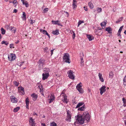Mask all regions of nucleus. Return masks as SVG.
I'll list each match as a JSON object with an SVG mask.
<instances>
[{
  "label": "nucleus",
  "instance_id": "obj_1",
  "mask_svg": "<svg viewBox=\"0 0 126 126\" xmlns=\"http://www.w3.org/2000/svg\"><path fill=\"white\" fill-rule=\"evenodd\" d=\"M75 119L76 121L78 122V123L80 125L83 124L85 121H86L87 123L90 121V116L88 112H84L83 115L79 114L75 116Z\"/></svg>",
  "mask_w": 126,
  "mask_h": 126
},
{
  "label": "nucleus",
  "instance_id": "obj_2",
  "mask_svg": "<svg viewBox=\"0 0 126 126\" xmlns=\"http://www.w3.org/2000/svg\"><path fill=\"white\" fill-rule=\"evenodd\" d=\"M70 57V56L68 53L64 54L63 57V61L66 63H70L71 62Z\"/></svg>",
  "mask_w": 126,
  "mask_h": 126
},
{
  "label": "nucleus",
  "instance_id": "obj_3",
  "mask_svg": "<svg viewBox=\"0 0 126 126\" xmlns=\"http://www.w3.org/2000/svg\"><path fill=\"white\" fill-rule=\"evenodd\" d=\"M45 60L42 58L38 61L37 63L39 64L38 67L39 70L43 67L44 65L45 64Z\"/></svg>",
  "mask_w": 126,
  "mask_h": 126
},
{
  "label": "nucleus",
  "instance_id": "obj_4",
  "mask_svg": "<svg viewBox=\"0 0 126 126\" xmlns=\"http://www.w3.org/2000/svg\"><path fill=\"white\" fill-rule=\"evenodd\" d=\"M16 58L15 55L14 54L11 53L8 55V58L9 61L14 60Z\"/></svg>",
  "mask_w": 126,
  "mask_h": 126
},
{
  "label": "nucleus",
  "instance_id": "obj_5",
  "mask_svg": "<svg viewBox=\"0 0 126 126\" xmlns=\"http://www.w3.org/2000/svg\"><path fill=\"white\" fill-rule=\"evenodd\" d=\"M67 74L68 75V77L70 79H74L75 78V76L73 74V71L71 70H70L67 72Z\"/></svg>",
  "mask_w": 126,
  "mask_h": 126
},
{
  "label": "nucleus",
  "instance_id": "obj_6",
  "mask_svg": "<svg viewBox=\"0 0 126 126\" xmlns=\"http://www.w3.org/2000/svg\"><path fill=\"white\" fill-rule=\"evenodd\" d=\"M106 89L105 86H103L101 87L100 88L99 90L100 91V93L101 95L105 92L106 91Z\"/></svg>",
  "mask_w": 126,
  "mask_h": 126
},
{
  "label": "nucleus",
  "instance_id": "obj_7",
  "mask_svg": "<svg viewBox=\"0 0 126 126\" xmlns=\"http://www.w3.org/2000/svg\"><path fill=\"white\" fill-rule=\"evenodd\" d=\"M49 73H43L42 74V79L44 80L47 79L49 76Z\"/></svg>",
  "mask_w": 126,
  "mask_h": 126
},
{
  "label": "nucleus",
  "instance_id": "obj_8",
  "mask_svg": "<svg viewBox=\"0 0 126 126\" xmlns=\"http://www.w3.org/2000/svg\"><path fill=\"white\" fill-rule=\"evenodd\" d=\"M29 122L30 125L31 126H35V124L34 123V119L32 117H30L29 118Z\"/></svg>",
  "mask_w": 126,
  "mask_h": 126
},
{
  "label": "nucleus",
  "instance_id": "obj_9",
  "mask_svg": "<svg viewBox=\"0 0 126 126\" xmlns=\"http://www.w3.org/2000/svg\"><path fill=\"white\" fill-rule=\"evenodd\" d=\"M18 91L20 94H25L24 88L22 87H19L18 88Z\"/></svg>",
  "mask_w": 126,
  "mask_h": 126
},
{
  "label": "nucleus",
  "instance_id": "obj_10",
  "mask_svg": "<svg viewBox=\"0 0 126 126\" xmlns=\"http://www.w3.org/2000/svg\"><path fill=\"white\" fill-rule=\"evenodd\" d=\"M10 99L11 101L13 103H16L17 102V99L14 96H11Z\"/></svg>",
  "mask_w": 126,
  "mask_h": 126
},
{
  "label": "nucleus",
  "instance_id": "obj_11",
  "mask_svg": "<svg viewBox=\"0 0 126 126\" xmlns=\"http://www.w3.org/2000/svg\"><path fill=\"white\" fill-rule=\"evenodd\" d=\"M101 29H97L96 31V34L99 36L101 35L103 33V31H102L101 30Z\"/></svg>",
  "mask_w": 126,
  "mask_h": 126
},
{
  "label": "nucleus",
  "instance_id": "obj_12",
  "mask_svg": "<svg viewBox=\"0 0 126 126\" xmlns=\"http://www.w3.org/2000/svg\"><path fill=\"white\" fill-rule=\"evenodd\" d=\"M67 117L66 119V120L67 121H69L70 122L71 121L70 119H71V114L70 113V112H69L68 111L67 112Z\"/></svg>",
  "mask_w": 126,
  "mask_h": 126
},
{
  "label": "nucleus",
  "instance_id": "obj_13",
  "mask_svg": "<svg viewBox=\"0 0 126 126\" xmlns=\"http://www.w3.org/2000/svg\"><path fill=\"white\" fill-rule=\"evenodd\" d=\"M52 23L54 24L58 25L59 26H62V25L60 23V22L59 20H57L56 21L52 20Z\"/></svg>",
  "mask_w": 126,
  "mask_h": 126
},
{
  "label": "nucleus",
  "instance_id": "obj_14",
  "mask_svg": "<svg viewBox=\"0 0 126 126\" xmlns=\"http://www.w3.org/2000/svg\"><path fill=\"white\" fill-rule=\"evenodd\" d=\"M63 98H62V100L64 102H65L66 103H67V96L65 95H63Z\"/></svg>",
  "mask_w": 126,
  "mask_h": 126
},
{
  "label": "nucleus",
  "instance_id": "obj_15",
  "mask_svg": "<svg viewBox=\"0 0 126 126\" xmlns=\"http://www.w3.org/2000/svg\"><path fill=\"white\" fill-rule=\"evenodd\" d=\"M10 30L12 32L15 33L16 30V28L13 26H11V28Z\"/></svg>",
  "mask_w": 126,
  "mask_h": 126
},
{
  "label": "nucleus",
  "instance_id": "obj_16",
  "mask_svg": "<svg viewBox=\"0 0 126 126\" xmlns=\"http://www.w3.org/2000/svg\"><path fill=\"white\" fill-rule=\"evenodd\" d=\"M32 97H33V100L34 101L36 100L37 98V96L35 93H33L31 95Z\"/></svg>",
  "mask_w": 126,
  "mask_h": 126
},
{
  "label": "nucleus",
  "instance_id": "obj_17",
  "mask_svg": "<svg viewBox=\"0 0 126 126\" xmlns=\"http://www.w3.org/2000/svg\"><path fill=\"white\" fill-rule=\"evenodd\" d=\"M98 76L100 80L102 82H103L104 80L103 78L102 77V74L100 73H99L98 74Z\"/></svg>",
  "mask_w": 126,
  "mask_h": 126
},
{
  "label": "nucleus",
  "instance_id": "obj_18",
  "mask_svg": "<svg viewBox=\"0 0 126 126\" xmlns=\"http://www.w3.org/2000/svg\"><path fill=\"white\" fill-rule=\"evenodd\" d=\"M54 99V96H53L52 94L51 95L50 98L49 99V103H51Z\"/></svg>",
  "mask_w": 126,
  "mask_h": 126
},
{
  "label": "nucleus",
  "instance_id": "obj_19",
  "mask_svg": "<svg viewBox=\"0 0 126 126\" xmlns=\"http://www.w3.org/2000/svg\"><path fill=\"white\" fill-rule=\"evenodd\" d=\"M106 31L110 33H111L112 29L110 27L107 28L106 29Z\"/></svg>",
  "mask_w": 126,
  "mask_h": 126
},
{
  "label": "nucleus",
  "instance_id": "obj_20",
  "mask_svg": "<svg viewBox=\"0 0 126 126\" xmlns=\"http://www.w3.org/2000/svg\"><path fill=\"white\" fill-rule=\"evenodd\" d=\"M87 36L89 41H91L94 39V37L93 36L90 35H87Z\"/></svg>",
  "mask_w": 126,
  "mask_h": 126
},
{
  "label": "nucleus",
  "instance_id": "obj_21",
  "mask_svg": "<svg viewBox=\"0 0 126 126\" xmlns=\"http://www.w3.org/2000/svg\"><path fill=\"white\" fill-rule=\"evenodd\" d=\"M52 33L54 35H57L59 34V31L58 30L56 29L55 31H53L52 32Z\"/></svg>",
  "mask_w": 126,
  "mask_h": 126
},
{
  "label": "nucleus",
  "instance_id": "obj_22",
  "mask_svg": "<svg viewBox=\"0 0 126 126\" xmlns=\"http://www.w3.org/2000/svg\"><path fill=\"white\" fill-rule=\"evenodd\" d=\"M85 106L84 105L82 107H81L79 108L78 109V110H80L81 111H83L84 110V109H85Z\"/></svg>",
  "mask_w": 126,
  "mask_h": 126
},
{
  "label": "nucleus",
  "instance_id": "obj_23",
  "mask_svg": "<svg viewBox=\"0 0 126 126\" xmlns=\"http://www.w3.org/2000/svg\"><path fill=\"white\" fill-rule=\"evenodd\" d=\"M50 71V69L49 68H45L44 69V73H49V72Z\"/></svg>",
  "mask_w": 126,
  "mask_h": 126
},
{
  "label": "nucleus",
  "instance_id": "obj_24",
  "mask_svg": "<svg viewBox=\"0 0 126 126\" xmlns=\"http://www.w3.org/2000/svg\"><path fill=\"white\" fill-rule=\"evenodd\" d=\"M84 103L82 102H80V103H79L77 105V106L76 107V108H78L79 107L81 106Z\"/></svg>",
  "mask_w": 126,
  "mask_h": 126
},
{
  "label": "nucleus",
  "instance_id": "obj_25",
  "mask_svg": "<svg viewBox=\"0 0 126 126\" xmlns=\"http://www.w3.org/2000/svg\"><path fill=\"white\" fill-rule=\"evenodd\" d=\"M88 5L91 9H92L93 8L94 6L91 2H90L88 3Z\"/></svg>",
  "mask_w": 126,
  "mask_h": 126
},
{
  "label": "nucleus",
  "instance_id": "obj_26",
  "mask_svg": "<svg viewBox=\"0 0 126 126\" xmlns=\"http://www.w3.org/2000/svg\"><path fill=\"white\" fill-rule=\"evenodd\" d=\"M26 14L25 13V12H23L22 17V18L23 19V20H25L26 19Z\"/></svg>",
  "mask_w": 126,
  "mask_h": 126
},
{
  "label": "nucleus",
  "instance_id": "obj_27",
  "mask_svg": "<svg viewBox=\"0 0 126 126\" xmlns=\"http://www.w3.org/2000/svg\"><path fill=\"white\" fill-rule=\"evenodd\" d=\"M9 44L8 42L7 41H3L1 42V44H4L6 45H7Z\"/></svg>",
  "mask_w": 126,
  "mask_h": 126
},
{
  "label": "nucleus",
  "instance_id": "obj_28",
  "mask_svg": "<svg viewBox=\"0 0 126 126\" xmlns=\"http://www.w3.org/2000/svg\"><path fill=\"white\" fill-rule=\"evenodd\" d=\"M122 100L124 103L123 105L124 107H125L126 106V99H125L124 98H122Z\"/></svg>",
  "mask_w": 126,
  "mask_h": 126
},
{
  "label": "nucleus",
  "instance_id": "obj_29",
  "mask_svg": "<svg viewBox=\"0 0 126 126\" xmlns=\"http://www.w3.org/2000/svg\"><path fill=\"white\" fill-rule=\"evenodd\" d=\"M50 126H57V125L54 122H53L51 123H50Z\"/></svg>",
  "mask_w": 126,
  "mask_h": 126
},
{
  "label": "nucleus",
  "instance_id": "obj_30",
  "mask_svg": "<svg viewBox=\"0 0 126 126\" xmlns=\"http://www.w3.org/2000/svg\"><path fill=\"white\" fill-rule=\"evenodd\" d=\"M5 28L7 30H10L11 28V26L10 25H9L8 24L6 25H5Z\"/></svg>",
  "mask_w": 126,
  "mask_h": 126
},
{
  "label": "nucleus",
  "instance_id": "obj_31",
  "mask_svg": "<svg viewBox=\"0 0 126 126\" xmlns=\"http://www.w3.org/2000/svg\"><path fill=\"white\" fill-rule=\"evenodd\" d=\"M19 107H17L14 109L13 111L15 112H16L19 110Z\"/></svg>",
  "mask_w": 126,
  "mask_h": 126
},
{
  "label": "nucleus",
  "instance_id": "obj_32",
  "mask_svg": "<svg viewBox=\"0 0 126 126\" xmlns=\"http://www.w3.org/2000/svg\"><path fill=\"white\" fill-rule=\"evenodd\" d=\"M1 33L3 34H4L5 32V30H4L3 28H1Z\"/></svg>",
  "mask_w": 126,
  "mask_h": 126
},
{
  "label": "nucleus",
  "instance_id": "obj_33",
  "mask_svg": "<svg viewBox=\"0 0 126 126\" xmlns=\"http://www.w3.org/2000/svg\"><path fill=\"white\" fill-rule=\"evenodd\" d=\"M106 22H104L101 23L100 25L102 27H104L105 26H106Z\"/></svg>",
  "mask_w": 126,
  "mask_h": 126
},
{
  "label": "nucleus",
  "instance_id": "obj_34",
  "mask_svg": "<svg viewBox=\"0 0 126 126\" xmlns=\"http://www.w3.org/2000/svg\"><path fill=\"white\" fill-rule=\"evenodd\" d=\"M76 3H73L72 4L73 6V9H75L77 7V6L76 5Z\"/></svg>",
  "mask_w": 126,
  "mask_h": 126
},
{
  "label": "nucleus",
  "instance_id": "obj_35",
  "mask_svg": "<svg viewBox=\"0 0 126 126\" xmlns=\"http://www.w3.org/2000/svg\"><path fill=\"white\" fill-rule=\"evenodd\" d=\"M113 75L112 72H111L109 74V77L111 79H112Z\"/></svg>",
  "mask_w": 126,
  "mask_h": 126
},
{
  "label": "nucleus",
  "instance_id": "obj_36",
  "mask_svg": "<svg viewBox=\"0 0 126 126\" xmlns=\"http://www.w3.org/2000/svg\"><path fill=\"white\" fill-rule=\"evenodd\" d=\"M77 90L80 93H82L83 92V90L81 88H78Z\"/></svg>",
  "mask_w": 126,
  "mask_h": 126
},
{
  "label": "nucleus",
  "instance_id": "obj_37",
  "mask_svg": "<svg viewBox=\"0 0 126 126\" xmlns=\"http://www.w3.org/2000/svg\"><path fill=\"white\" fill-rule=\"evenodd\" d=\"M123 80L124 81V85H126V75L125 77Z\"/></svg>",
  "mask_w": 126,
  "mask_h": 126
},
{
  "label": "nucleus",
  "instance_id": "obj_38",
  "mask_svg": "<svg viewBox=\"0 0 126 126\" xmlns=\"http://www.w3.org/2000/svg\"><path fill=\"white\" fill-rule=\"evenodd\" d=\"M23 5H25V6L26 7H28L29 6V5L28 3H27V1L25 2H24L23 3Z\"/></svg>",
  "mask_w": 126,
  "mask_h": 126
},
{
  "label": "nucleus",
  "instance_id": "obj_39",
  "mask_svg": "<svg viewBox=\"0 0 126 126\" xmlns=\"http://www.w3.org/2000/svg\"><path fill=\"white\" fill-rule=\"evenodd\" d=\"M80 84H81V83L80 82L76 86V88L77 89H78V88H81V86L80 85Z\"/></svg>",
  "mask_w": 126,
  "mask_h": 126
},
{
  "label": "nucleus",
  "instance_id": "obj_40",
  "mask_svg": "<svg viewBox=\"0 0 126 126\" xmlns=\"http://www.w3.org/2000/svg\"><path fill=\"white\" fill-rule=\"evenodd\" d=\"M26 104H29V101L28 98H26L25 100Z\"/></svg>",
  "mask_w": 126,
  "mask_h": 126
},
{
  "label": "nucleus",
  "instance_id": "obj_41",
  "mask_svg": "<svg viewBox=\"0 0 126 126\" xmlns=\"http://www.w3.org/2000/svg\"><path fill=\"white\" fill-rule=\"evenodd\" d=\"M123 18V17H121L119 19H118L116 21V23H117L119 22H120V21L122 20V19Z\"/></svg>",
  "mask_w": 126,
  "mask_h": 126
},
{
  "label": "nucleus",
  "instance_id": "obj_42",
  "mask_svg": "<svg viewBox=\"0 0 126 126\" xmlns=\"http://www.w3.org/2000/svg\"><path fill=\"white\" fill-rule=\"evenodd\" d=\"M40 30L41 32H43V33L44 34H45L46 33V32H47V31L45 30H42L41 29H40Z\"/></svg>",
  "mask_w": 126,
  "mask_h": 126
},
{
  "label": "nucleus",
  "instance_id": "obj_43",
  "mask_svg": "<svg viewBox=\"0 0 126 126\" xmlns=\"http://www.w3.org/2000/svg\"><path fill=\"white\" fill-rule=\"evenodd\" d=\"M40 89V91L41 92H42L43 90V86L42 85H41L40 86V87H39Z\"/></svg>",
  "mask_w": 126,
  "mask_h": 126
},
{
  "label": "nucleus",
  "instance_id": "obj_44",
  "mask_svg": "<svg viewBox=\"0 0 126 126\" xmlns=\"http://www.w3.org/2000/svg\"><path fill=\"white\" fill-rule=\"evenodd\" d=\"M83 22L82 21H81V20H79L78 23V27L79 26V25L81 24L82 23H83Z\"/></svg>",
  "mask_w": 126,
  "mask_h": 126
},
{
  "label": "nucleus",
  "instance_id": "obj_45",
  "mask_svg": "<svg viewBox=\"0 0 126 126\" xmlns=\"http://www.w3.org/2000/svg\"><path fill=\"white\" fill-rule=\"evenodd\" d=\"M97 10L98 11V12L99 13L101 12L102 9L101 8L98 7L97 8Z\"/></svg>",
  "mask_w": 126,
  "mask_h": 126
},
{
  "label": "nucleus",
  "instance_id": "obj_46",
  "mask_svg": "<svg viewBox=\"0 0 126 126\" xmlns=\"http://www.w3.org/2000/svg\"><path fill=\"white\" fill-rule=\"evenodd\" d=\"M123 27V26H121L119 29L118 32H121Z\"/></svg>",
  "mask_w": 126,
  "mask_h": 126
},
{
  "label": "nucleus",
  "instance_id": "obj_47",
  "mask_svg": "<svg viewBox=\"0 0 126 126\" xmlns=\"http://www.w3.org/2000/svg\"><path fill=\"white\" fill-rule=\"evenodd\" d=\"M80 63V66H83L84 64L83 60L81 61Z\"/></svg>",
  "mask_w": 126,
  "mask_h": 126
},
{
  "label": "nucleus",
  "instance_id": "obj_48",
  "mask_svg": "<svg viewBox=\"0 0 126 126\" xmlns=\"http://www.w3.org/2000/svg\"><path fill=\"white\" fill-rule=\"evenodd\" d=\"M13 3L14 4H16V6L17 4V2L16 0H14Z\"/></svg>",
  "mask_w": 126,
  "mask_h": 126
},
{
  "label": "nucleus",
  "instance_id": "obj_49",
  "mask_svg": "<svg viewBox=\"0 0 126 126\" xmlns=\"http://www.w3.org/2000/svg\"><path fill=\"white\" fill-rule=\"evenodd\" d=\"M14 45L13 44H11L10 45V48H14Z\"/></svg>",
  "mask_w": 126,
  "mask_h": 126
},
{
  "label": "nucleus",
  "instance_id": "obj_50",
  "mask_svg": "<svg viewBox=\"0 0 126 126\" xmlns=\"http://www.w3.org/2000/svg\"><path fill=\"white\" fill-rule=\"evenodd\" d=\"M48 10V8H45L43 10L44 12L45 13L46 12H47Z\"/></svg>",
  "mask_w": 126,
  "mask_h": 126
},
{
  "label": "nucleus",
  "instance_id": "obj_51",
  "mask_svg": "<svg viewBox=\"0 0 126 126\" xmlns=\"http://www.w3.org/2000/svg\"><path fill=\"white\" fill-rule=\"evenodd\" d=\"M48 48L47 47H45L44 49V51L45 52H47Z\"/></svg>",
  "mask_w": 126,
  "mask_h": 126
},
{
  "label": "nucleus",
  "instance_id": "obj_52",
  "mask_svg": "<svg viewBox=\"0 0 126 126\" xmlns=\"http://www.w3.org/2000/svg\"><path fill=\"white\" fill-rule=\"evenodd\" d=\"M14 84L16 86H18V83L16 81H14Z\"/></svg>",
  "mask_w": 126,
  "mask_h": 126
},
{
  "label": "nucleus",
  "instance_id": "obj_53",
  "mask_svg": "<svg viewBox=\"0 0 126 126\" xmlns=\"http://www.w3.org/2000/svg\"><path fill=\"white\" fill-rule=\"evenodd\" d=\"M35 22V21L34 20H31V22H30V24H31L32 25L33 24V23H34Z\"/></svg>",
  "mask_w": 126,
  "mask_h": 126
},
{
  "label": "nucleus",
  "instance_id": "obj_54",
  "mask_svg": "<svg viewBox=\"0 0 126 126\" xmlns=\"http://www.w3.org/2000/svg\"><path fill=\"white\" fill-rule=\"evenodd\" d=\"M84 10L86 11H87L88 10V9L87 8V7L86 6H84L83 7Z\"/></svg>",
  "mask_w": 126,
  "mask_h": 126
},
{
  "label": "nucleus",
  "instance_id": "obj_55",
  "mask_svg": "<svg viewBox=\"0 0 126 126\" xmlns=\"http://www.w3.org/2000/svg\"><path fill=\"white\" fill-rule=\"evenodd\" d=\"M75 37V33L73 32V34L72 36L73 38L74 39Z\"/></svg>",
  "mask_w": 126,
  "mask_h": 126
},
{
  "label": "nucleus",
  "instance_id": "obj_56",
  "mask_svg": "<svg viewBox=\"0 0 126 126\" xmlns=\"http://www.w3.org/2000/svg\"><path fill=\"white\" fill-rule=\"evenodd\" d=\"M54 49H52L50 51L51 52V56L53 54V51Z\"/></svg>",
  "mask_w": 126,
  "mask_h": 126
},
{
  "label": "nucleus",
  "instance_id": "obj_57",
  "mask_svg": "<svg viewBox=\"0 0 126 126\" xmlns=\"http://www.w3.org/2000/svg\"><path fill=\"white\" fill-rule=\"evenodd\" d=\"M17 65L20 66L22 65V63H21V62H20V63H18Z\"/></svg>",
  "mask_w": 126,
  "mask_h": 126
},
{
  "label": "nucleus",
  "instance_id": "obj_58",
  "mask_svg": "<svg viewBox=\"0 0 126 126\" xmlns=\"http://www.w3.org/2000/svg\"><path fill=\"white\" fill-rule=\"evenodd\" d=\"M17 11L16 9H15L14 10L13 13H16L17 12Z\"/></svg>",
  "mask_w": 126,
  "mask_h": 126
},
{
  "label": "nucleus",
  "instance_id": "obj_59",
  "mask_svg": "<svg viewBox=\"0 0 126 126\" xmlns=\"http://www.w3.org/2000/svg\"><path fill=\"white\" fill-rule=\"evenodd\" d=\"M29 104H26V108H27L28 109H29Z\"/></svg>",
  "mask_w": 126,
  "mask_h": 126
},
{
  "label": "nucleus",
  "instance_id": "obj_60",
  "mask_svg": "<svg viewBox=\"0 0 126 126\" xmlns=\"http://www.w3.org/2000/svg\"><path fill=\"white\" fill-rule=\"evenodd\" d=\"M77 1L76 0H73V3H74L76 4Z\"/></svg>",
  "mask_w": 126,
  "mask_h": 126
},
{
  "label": "nucleus",
  "instance_id": "obj_61",
  "mask_svg": "<svg viewBox=\"0 0 126 126\" xmlns=\"http://www.w3.org/2000/svg\"><path fill=\"white\" fill-rule=\"evenodd\" d=\"M41 125L42 126H46L45 124V123H41Z\"/></svg>",
  "mask_w": 126,
  "mask_h": 126
},
{
  "label": "nucleus",
  "instance_id": "obj_62",
  "mask_svg": "<svg viewBox=\"0 0 126 126\" xmlns=\"http://www.w3.org/2000/svg\"><path fill=\"white\" fill-rule=\"evenodd\" d=\"M120 33H121V32H118V36H121V34H120Z\"/></svg>",
  "mask_w": 126,
  "mask_h": 126
},
{
  "label": "nucleus",
  "instance_id": "obj_63",
  "mask_svg": "<svg viewBox=\"0 0 126 126\" xmlns=\"http://www.w3.org/2000/svg\"><path fill=\"white\" fill-rule=\"evenodd\" d=\"M19 42V40H17L16 42H15V43L16 44H18Z\"/></svg>",
  "mask_w": 126,
  "mask_h": 126
},
{
  "label": "nucleus",
  "instance_id": "obj_64",
  "mask_svg": "<svg viewBox=\"0 0 126 126\" xmlns=\"http://www.w3.org/2000/svg\"><path fill=\"white\" fill-rule=\"evenodd\" d=\"M64 12H65L67 14V16H69V14H68V13L67 12H65V11H64Z\"/></svg>",
  "mask_w": 126,
  "mask_h": 126
}]
</instances>
